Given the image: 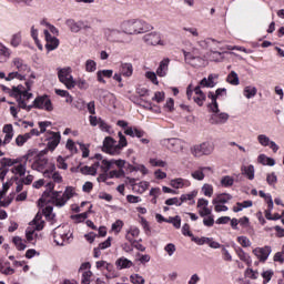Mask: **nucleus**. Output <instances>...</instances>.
<instances>
[{"label": "nucleus", "mask_w": 284, "mask_h": 284, "mask_svg": "<svg viewBox=\"0 0 284 284\" xmlns=\"http://www.w3.org/2000/svg\"><path fill=\"white\" fill-rule=\"evenodd\" d=\"M74 196V187L67 186L64 192L54 191V183L47 184V191L40 197V203H52L55 207H64V205Z\"/></svg>", "instance_id": "nucleus-1"}, {"label": "nucleus", "mask_w": 284, "mask_h": 284, "mask_svg": "<svg viewBox=\"0 0 284 284\" xmlns=\"http://www.w3.org/2000/svg\"><path fill=\"white\" fill-rule=\"evenodd\" d=\"M33 83L34 82L32 80H28L26 82V88L23 85L12 87V90L6 85H2L1 88L3 92H9L10 97L17 99L19 108L22 110H32V106H28V101L32 99V93H30V90L32 89Z\"/></svg>", "instance_id": "nucleus-2"}, {"label": "nucleus", "mask_w": 284, "mask_h": 284, "mask_svg": "<svg viewBox=\"0 0 284 284\" xmlns=\"http://www.w3.org/2000/svg\"><path fill=\"white\" fill-rule=\"evenodd\" d=\"M32 156H34V151H28L26 155L18 159L3 158L1 165L3 168H11V172L16 176H26L27 165L28 162L32 163Z\"/></svg>", "instance_id": "nucleus-3"}, {"label": "nucleus", "mask_w": 284, "mask_h": 284, "mask_svg": "<svg viewBox=\"0 0 284 284\" xmlns=\"http://www.w3.org/2000/svg\"><path fill=\"white\" fill-rule=\"evenodd\" d=\"M11 67L16 71L10 72L6 78V81H12V79L26 81L28 74L30 79H37V75H34V72H32V68H30L29 64L26 63V60L21 58H13L11 61Z\"/></svg>", "instance_id": "nucleus-4"}, {"label": "nucleus", "mask_w": 284, "mask_h": 284, "mask_svg": "<svg viewBox=\"0 0 284 284\" xmlns=\"http://www.w3.org/2000/svg\"><path fill=\"white\" fill-rule=\"evenodd\" d=\"M120 28L123 34H145V32L152 30L150 23L136 19L123 21Z\"/></svg>", "instance_id": "nucleus-5"}, {"label": "nucleus", "mask_w": 284, "mask_h": 284, "mask_svg": "<svg viewBox=\"0 0 284 284\" xmlns=\"http://www.w3.org/2000/svg\"><path fill=\"white\" fill-rule=\"evenodd\" d=\"M31 168L37 172H41L44 179H50L52 172L57 170V165H54V163L48 162V159L37 155L36 152H33Z\"/></svg>", "instance_id": "nucleus-6"}, {"label": "nucleus", "mask_w": 284, "mask_h": 284, "mask_svg": "<svg viewBox=\"0 0 284 284\" xmlns=\"http://www.w3.org/2000/svg\"><path fill=\"white\" fill-rule=\"evenodd\" d=\"M53 240L57 245L63 247L64 245H70L72 241V231L68 224L57 226L53 230Z\"/></svg>", "instance_id": "nucleus-7"}, {"label": "nucleus", "mask_w": 284, "mask_h": 284, "mask_svg": "<svg viewBox=\"0 0 284 284\" xmlns=\"http://www.w3.org/2000/svg\"><path fill=\"white\" fill-rule=\"evenodd\" d=\"M203 87L201 85H196L194 87V84H189L186 88V97L189 99V101H194V103H196V105H199V108H203L205 100L207 99V95H205V92H203L202 90Z\"/></svg>", "instance_id": "nucleus-8"}, {"label": "nucleus", "mask_w": 284, "mask_h": 284, "mask_svg": "<svg viewBox=\"0 0 284 284\" xmlns=\"http://www.w3.org/2000/svg\"><path fill=\"white\" fill-rule=\"evenodd\" d=\"M58 79L67 90H74V88H77V80H74V77L72 75V68L70 67L59 68Z\"/></svg>", "instance_id": "nucleus-9"}, {"label": "nucleus", "mask_w": 284, "mask_h": 284, "mask_svg": "<svg viewBox=\"0 0 284 284\" xmlns=\"http://www.w3.org/2000/svg\"><path fill=\"white\" fill-rule=\"evenodd\" d=\"M43 220H41V215H36L33 221L30 223V226L26 231V239L28 243H32L34 245V240L37 239V233H34V230L38 232H41L43 230Z\"/></svg>", "instance_id": "nucleus-10"}, {"label": "nucleus", "mask_w": 284, "mask_h": 284, "mask_svg": "<svg viewBox=\"0 0 284 284\" xmlns=\"http://www.w3.org/2000/svg\"><path fill=\"white\" fill-rule=\"evenodd\" d=\"M212 152H214V144L212 142H204L191 148V154L196 159H201V156H210Z\"/></svg>", "instance_id": "nucleus-11"}, {"label": "nucleus", "mask_w": 284, "mask_h": 284, "mask_svg": "<svg viewBox=\"0 0 284 284\" xmlns=\"http://www.w3.org/2000/svg\"><path fill=\"white\" fill-rule=\"evenodd\" d=\"M162 145L171 152L179 154V152H183V148H185V142H183V140L181 139L171 138L162 140Z\"/></svg>", "instance_id": "nucleus-12"}, {"label": "nucleus", "mask_w": 284, "mask_h": 284, "mask_svg": "<svg viewBox=\"0 0 284 284\" xmlns=\"http://www.w3.org/2000/svg\"><path fill=\"white\" fill-rule=\"evenodd\" d=\"M102 150L106 154H111V156H119L121 154V148L111 136L104 139Z\"/></svg>", "instance_id": "nucleus-13"}, {"label": "nucleus", "mask_w": 284, "mask_h": 284, "mask_svg": "<svg viewBox=\"0 0 284 284\" xmlns=\"http://www.w3.org/2000/svg\"><path fill=\"white\" fill-rule=\"evenodd\" d=\"M142 39L146 45H161L162 48L168 45V42L163 40L161 33L156 31L144 34Z\"/></svg>", "instance_id": "nucleus-14"}, {"label": "nucleus", "mask_w": 284, "mask_h": 284, "mask_svg": "<svg viewBox=\"0 0 284 284\" xmlns=\"http://www.w3.org/2000/svg\"><path fill=\"white\" fill-rule=\"evenodd\" d=\"M31 108H37L38 110H45L47 112H52L54 106H52V100L48 95H40L34 99L33 105Z\"/></svg>", "instance_id": "nucleus-15"}, {"label": "nucleus", "mask_w": 284, "mask_h": 284, "mask_svg": "<svg viewBox=\"0 0 284 284\" xmlns=\"http://www.w3.org/2000/svg\"><path fill=\"white\" fill-rule=\"evenodd\" d=\"M104 38L110 43H125V40L123 39V30L118 29H104Z\"/></svg>", "instance_id": "nucleus-16"}, {"label": "nucleus", "mask_w": 284, "mask_h": 284, "mask_svg": "<svg viewBox=\"0 0 284 284\" xmlns=\"http://www.w3.org/2000/svg\"><path fill=\"white\" fill-rule=\"evenodd\" d=\"M65 26L71 32H74L75 34L81 32V30H90V26L83 20L75 21L74 19H68L65 21Z\"/></svg>", "instance_id": "nucleus-17"}, {"label": "nucleus", "mask_w": 284, "mask_h": 284, "mask_svg": "<svg viewBox=\"0 0 284 284\" xmlns=\"http://www.w3.org/2000/svg\"><path fill=\"white\" fill-rule=\"evenodd\" d=\"M225 94H227L226 89H217L215 93L214 92L207 93V97L211 100L209 108H211L212 112H219V102H216V99H219V97H225Z\"/></svg>", "instance_id": "nucleus-18"}, {"label": "nucleus", "mask_w": 284, "mask_h": 284, "mask_svg": "<svg viewBox=\"0 0 284 284\" xmlns=\"http://www.w3.org/2000/svg\"><path fill=\"white\" fill-rule=\"evenodd\" d=\"M209 122L211 125H225L227 121H230V114L225 112L219 113V111H212Z\"/></svg>", "instance_id": "nucleus-19"}, {"label": "nucleus", "mask_w": 284, "mask_h": 284, "mask_svg": "<svg viewBox=\"0 0 284 284\" xmlns=\"http://www.w3.org/2000/svg\"><path fill=\"white\" fill-rule=\"evenodd\" d=\"M95 166L98 170H101V172H110L112 170V160H108L103 158L102 154H95Z\"/></svg>", "instance_id": "nucleus-20"}, {"label": "nucleus", "mask_w": 284, "mask_h": 284, "mask_svg": "<svg viewBox=\"0 0 284 284\" xmlns=\"http://www.w3.org/2000/svg\"><path fill=\"white\" fill-rule=\"evenodd\" d=\"M257 142L262 148H270L274 153L278 152V144H276V142L272 141L270 136L265 134H258Z\"/></svg>", "instance_id": "nucleus-21"}, {"label": "nucleus", "mask_w": 284, "mask_h": 284, "mask_svg": "<svg viewBox=\"0 0 284 284\" xmlns=\"http://www.w3.org/2000/svg\"><path fill=\"white\" fill-rule=\"evenodd\" d=\"M253 254L258 258V261H262L265 263L267 258H270V255L272 254V247L271 246H264V247H256L253 250Z\"/></svg>", "instance_id": "nucleus-22"}, {"label": "nucleus", "mask_w": 284, "mask_h": 284, "mask_svg": "<svg viewBox=\"0 0 284 284\" xmlns=\"http://www.w3.org/2000/svg\"><path fill=\"white\" fill-rule=\"evenodd\" d=\"M44 37H45V49L48 50V52H52V50H57L59 48V39H57V37H52V34H50V31L44 30Z\"/></svg>", "instance_id": "nucleus-23"}, {"label": "nucleus", "mask_w": 284, "mask_h": 284, "mask_svg": "<svg viewBox=\"0 0 284 284\" xmlns=\"http://www.w3.org/2000/svg\"><path fill=\"white\" fill-rule=\"evenodd\" d=\"M170 185L173 187V190H184L185 187H190L192 182H190L187 179L175 178L170 181Z\"/></svg>", "instance_id": "nucleus-24"}, {"label": "nucleus", "mask_w": 284, "mask_h": 284, "mask_svg": "<svg viewBox=\"0 0 284 284\" xmlns=\"http://www.w3.org/2000/svg\"><path fill=\"white\" fill-rule=\"evenodd\" d=\"M205 172H214V170H212V166H199L191 172V176L195 181H203L205 179Z\"/></svg>", "instance_id": "nucleus-25"}, {"label": "nucleus", "mask_w": 284, "mask_h": 284, "mask_svg": "<svg viewBox=\"0 0 284 284\" xmlns=\"http://www.w3.org/2000/svg\"><path fill=\"white\" fill-rule=\"evenodd\" d=\"M196 196H199V191L194 190L189 193L182 194L180 201L183 203H189V205H194L196 203Z\"/></svg>", "instance_id": "nucleus-26"}, {"label": "nucleus", "mask_w": 284, "mask_h": 284, "mask_svg": "<svg viewBox=\"0 0 284 284\" xmlns=\"http://www.w3.org/2000/svg\"><path fill=\"white\" fill-rule=\"evenodd\" d=\"M169 68H170V59H169V58H164V59L160 62V64H159V67H158V69H156V75H158V77H161V78L168 77V70H169Z\"/></svg>", "instance_id": "nucleus-27"}, {"label": "nucleus", "mask_w": 284, "mask_h": 284, "mask_svg": "<svg viewBox=\"0 0 284 284\" xmlns=\"http://www.w3.org/2000/svg\"><path fill=\"white\" fill-rule=\"evenodd\" d=\"M59 143H61V133L51 132V136L48 141L49 150H51V152L57 150Z\"/></svg>", "instance_id": "nucleus-28"}, {"label": "nucleus", "mask_w": 284, "mask_h": 284, "mask_svg": "<svg viewBox=\"0 0 284 284\" xmlns=\"http://www.w3.org/2000/svg\"><path fill=\"white\" fill-rule=\"evenodd\" d=\"M216 79H219V74H210L207 78L202 79L199 85L200 88H214Z\"/></svg>", "instance_id": "nucleus-29"}, {"label": "nucleus", "mask_w": 284, "mask_h": 284, "mask_svg": "<svg viewBox=\"0 0 284 284\" xmlns=\"http://www.w3.org/2000/svg\"><path fill=\"white\" fill-rule=\"evenodd\" d=\"M115 266L118 270H130V267L134 266V263L128 260V257L122 256L115 261Z\"/></svg>", "instance_id": "nucleus-30"}, {"label": "nucleus", "mask_w": 284, "mask_h": 284, "mask_svg": "<svg viewBox=\"0 0 284 284\" xmlns=\"http://www.w3.org/2000/svg\"><path fill=\"white\" fill-rule=\"evenodd\" d=\"M200 48H203L204 50H216V43H221L220 41H216L212 38H207L205 40H201L197 42Z\"/></svg>", "instance_id": "nucleus-31"}, {"label": "nucleus", "mask_w": 284, "mask_h": 284, "mask_svg": "<svg viewBox=\"0 0 284 284\" xmlns=\"http://www.w3.org/2000/svg\"><path fill=\"white\" fill-rule=\"evenodd\" d=\"M3 133H4V140H3V144H8L12 141V138L14 136V128L12 126V124H6L3 126Z\"/></svg>", "instance_id": "nucleus-32"}, {"label": "nucleus", "mask_w": 284, "mask_h": 284, "mask_svg": "<svg viewBox=\"0 0 284 284\" xmlns=\"http://www.w3.org/2000/svg\"><path fill=\"white\" fill-rule=\"evenodd\" d=\"M120 73L122 77H132L134 73V67H132V63L124 62L120 65Z\"/></svg>", "instance_id": "nucleus-33"}, {"label": "nucleus", "mask_w": 284, "mask_h": 284, "mask_svg": "<svg viewBox=\"0 0 284 284\" xmlns=\"http://www.w3.org/2000/svg\"><path fill=\"white\" fill-rule=\"evenodd\" d=\"M112 74H114L113 70H100L97 72V79L99 81V83H105V79H112ZM103 77L105 79H103Z\"/></svg>", "instance_id": "nucleus-34"}, {"label": "nucleus", "mask_w": 284, "mask_h": 284, "mask_svg": "<svg viewBox=\"0 0 284 284\" xmlns=\"http://www.w3.org/2000/svg\"><path fill=\"white\" fill-rule=\"evenodd\" d=\"M139 234H141V231L139 230V227L131 226L126 232L125 239L130 243H134V239H139Z\"/></svg>", "instance_id": "nucleus-35"}, {"label": "nucleus", "mask_w": 284, "mask_h": 284, "mask_svg": "<svg viewBox=\"0 0 284 284\" xmlns=\"http://www.w3.org/2000/svg\"><path fill=\"white\" fill-rule=\"evenodd\" d=\"M257 163H261V165H268L270 168H274V165H276V161L265 154H260L257 156Z\"/></svg>", "instance_id": "nucleus-36"}, {"label": "nucleus", "mask_w": 284, "mask_h": 284, "mask_svg": "<svg viewBox=\"0 0 284 284\" xmlns=\"http://www.w3.org/2000/svg\"><path fill=\"white\" fill-rule=\"evenodd\" d=\"M230 201H232V195L230 193H221L213 199L212 203L225 204L230 203Z\"/></svg>", "instance_id": "nucleus-37"}, {"label": "nucleus", "mask_w": 284, "mask_h": 284, "mask_svg": "<svg viewBox=\"0 0 284 284\" xmlns=\"http://www.w3.org/2000/svg\"><path fill=\"white\" fill-rule=\"evenodd\" d=\"M207 59L210 61H215L216 63L223 61L225 58L223 57V52H219L216 50H210L207 53Z\"/></svg>", "instance_id": "nucleus-38"}, {"label": "nucleus", "mask_w": 284, "mask_h": 284, "mask_svg": "<svg viewBox=\"0 0 284 284\" xmlns=\"http://www.w3.org/2000/svg\"><path fill=\"white\" fill-rule=\"evenodd\" d=\"M124 134H126V136H132V138L136 136L138 139H141L144 133L138 128L129 126L124 130Z\"/></svg>", "instance_id": "nucleus-39"}, {"label": "nucleus", "mask_w": 284, "mask_h": 284, "mask_svg": "<svg viewBox=\"0 0 284 284\" xmlns=\"http://www.w3.org/2000/svg\"><path fill=\"white\" fill-rule=\"evenodd\" d=\"M242 174H244V176H246V179H248V181H254V174H255V170H254V165H247V166H242Z\"/></svg>", "instance_id": "nucleus-40"}, {"label": "nucleus", "mask_w": 284, "mask_h": 284, "mask_svg": "<svg viewBox=\"0 0 284 284\" xmlns=\"http://www.w3.org/2000/svg\"><path fill=\"white\" fill-rule=\"evenodd\" d=\"M257 92L258 90L256 89V87L247 85L243 90V95L245 97V99H254Z\"/></svg>", "instance_id": "nucleus-41"}, {"label": "nucleus", "mask_w": 284, "mask_h": 284, "mask_svg": "<svg viewBox=\"0 0 284 284\" xmlns=\"http://www.w3.org/2000/svg\"><path fill=\"white\" fill-rule=\"evenodd\" d=\"M253 202L251 200H246L244 202H237L235 206H233V212H243V210L247 207H252Z\"/></svg>", "instance_id": "nucleus-42"}, {"label": "nucleus", "mask_w": 284, "mask_h": 284, "mask_svg": "<svg viewBox=\"0 0 284 284\" xmlns=\"http://www.w3.org/2000/svg\"><path fill=\"white\" fill-rule=\"evenodd\" d=\"M22 37L21 32L13 33L10 39L11 48H19L21 45Z\"/></svg>", "instance_id": "nucleus-43"}, {"label": "nucleus", "mask_w": 284, "mask_h": 284, "mask_svg": "<svg viewBox=\"0 0 284 284\" xmlns=\"http://www.w3.org/2000/svg\"><path fill=\"white\" fill-rule=\"evenodd\" d=\"M226 81L230 83V85H240L241 83V80H239V74L235 71H231L229 73Z\"/></svg>", "instance_id": "nucleus-44"}, {"label": "nucleus", "mask_w": 284, "mask_h": 284, "mask_svg": "<svg viewBox=\"0 0 284 284\" xmlns=\"http://www.w3.org/2000/svg\"><path fill=\"white\" fill-rule=\"evenodd\" d=\"M236 254H237L240 261H243L244 263H246V265H252V257H250V255L247 253H245V251H243V248H239L236 251Z\"/></svg>", "instance_id": "nucleus-45"}, {"label": "nucleus", "mask_w": 284, "mask_h": 284, "mask_svg": "<svg viewBox=\"0 0 284 284\" xmlns=\"http://www.w3.org/2000/svg\"><path fill=\"white\" fill-rule=\"evenodd\" d=\"M28 141H30V134H20L16 138V144L18 145V148H23V145H26V143H28Z\"/></svg>", "instance_id": "nucleus-46"}, {"label": "nucleus", "mask_w": 284, "mask_h": 284, "mask_svg": "<svg viewBox=\"0 0 284 284\" xmlns=\"http://www.w3.org/2000/svg\"><path fill=\"white\" fill-rule=\"evenodd\" d=\"M98 166H97V162L93 163V165L91 166H83L81 169L82 174H91V176H94V174H97L98 172Z\"/></svg>", "instance_id": "nucleus-47"}, {"label": "nucleus", "mask_w": 284, "mask_h": 284, "mask_svg": "<svg viewBox=\"0 0 284 284\" xmlns=\"http://www.w3.org/2000/svg\"><path fill=\"white\" fill-rule=\"evenodd\" d=\"M0 57H4V59H10V57H12V50L6 47L2 42H0Z\"/></svg>", "instance_id": "nucleus-48"}, {"label": "nucleus", "mask_w": 284, "mask_h": 284, "mask_svg": "<svg viewBox=\"0 0 284 284\" xmlns=\"http://www.w3.org/2000/svg\"><path fill=\"white\" fill-rule=\"evenodd\" d=\"M222 187H232L234 185V178L225 175L221 179Z\"/></svg>", "instance_id": "nucleus-49"}, {"label": "nucleus", "mask_w": 284, "mask_h": 284, "mask_svg": "<svg viewBox=\"0 0 284 284\" xmlns=\"http://www.w3.org/2000/svg\"><path fill=\"white\" fill-rule=\"evenodd\" d=\"M108 174H109V179H123V176H125V171H123V169L113 170V171H110Z\"/></svg>", "instance_id": "nucleus-50"}, {"label": "nucleus", "mask_w": 284, "mask_h": 284, "mask_svg": "<svg viewBox=\"0 0 284 284\" xmlns=\"http://www.w3.org/2000/svg\"><path fill=\"white\" fill-rule=\"evenodd\" d=\"M53 207L51 205H48L43 209V214L45 216V219H48L49 221H54V216H57L54 213H53Z\"/></svg>", "instance_id": "nucleus-51"}, {"label": "nucleus", "mask_w": 284, "mask_h": 284, "mask_svg": "<svg viewBox=\"0 0 284 284\" xmlns=\"http://www.w3.org/2000/svg\"><path fill=\"white\" fill-rule=\"evenodd\" d=\"M13 243H14L17 250H19L20 252H22L27 247L26 242L23 241V239H21L19 236L13 237Z\"/></svg>", "instance_id": "nucleus-52"}, {"label": "nucleus", "mask_w": 284, "mask_h": 284, "mask_svg": "<svg viewBox=\"0 0 284 284\" xmlns=\"http://www.w3.org/2000/svg\"><path fill=\"white\" fill-rule=\"evenodd\" d=\"M202 192L204 196H209L210 199L214 194V186H212V184L206 183L202 186Z\"/></svg>", "instance_id": "nucleus-53"}, {"label": "nucleus", "mask_w": 284, "mask_h": 284, "mask_svg": "<svg viewBox=\"0 0 284 284\" xmlns=\"http://www.w3.org/2000/svg\"><path fill=\"white\" fill-rule=\"evenodd\" d=\"M75 85L79 88V90H88V88H90V83H88V80L83 78H79L75 81Z\"/></svg>", "instance_id": "nucleus-54"}, {"label": "nucleus", "mask_w": 284, "mask_h": 284, "mask_svg": "<svg viewBox=\"0 0 284 284\" xmlns=\"http://www.w3.org/2000/svg\"><path fill=\"white\" fill-rule=\"evenodd\" d=\"M130 282L132 284H145V278H143V276H141L140 274H132L130 276Z\"/></svg>", "instance_id": "nucleus-55"}, {"label": "nucleus", "mask_w": 284, "mask_h": 284, "mask_svg": "<svg viewBox=\"0 0 284 284\" xmlns=\"http://www.w3.org/2000/svg\"><path fill=\"white\" fill-rule=\"evenodd\" d=\"M85 72H97V62L94 60L85 61Z\"/></svg>", "instance_id": "nucleus-56"}, {"label": "nucleus", "mask_w": 284, "mask_h": 284, "mask_svg": "<svg viewBox=\"0 0 284 284\" xmlns=\"http://www.w3.org/2000/svg\"><path fill=\"white\" fill-rule=\"evenodd\" d=\"M237 243H240L242 247H252V242L247 239V236H239Z\"/></svg>", "instance_id": "nucleus-57"}, {"label": "nucleus", "mask_w": 284, "mask_h": 284, "mask_svg": "<svg viewBox=\"0 0 284 284\" xmlns=\"http://www.w3.org/2000/svg\"><path fill=\"white\" fill-rule=\"evenodd\" d=\"M156 73L152 71H146L145 77L153 83L154 85H159V79L156 78Z\"/></svg>", "instance_id": "nucleus-58"}, {"label": "nucleus", "mask_w": 284, "mask_h": 284, "mask_svg": "<svg viewBox=\"0 0 284 284\" xmlns=\"http://www.w3.org/2000/svg\"><path fill=\"white\" fill-rule=\"evenodd\" d=\"M65 148L71 152V154H77V152H79V149H77V143H74L72 140L67 141Z\"/></svg>", "instance_id": "nucleus-59"}, {"label": "nucleus", "mask_w": 284, "mask_h": 284, "mask_svg": "<svg viewBox=\"0 0 284 284\" xmlns=\"http://www.w3.org/2000/svg\"><path fill=\"white\" fill-rule=\"evenodd\" d=\"M221 252H222V258L223 261H226L229 263H231L232 261V254H230V251L227 250V247H225V245H223L221 247Z\"/></svg>", "instance_id": "nucleus-60"}, {"label": "nucleus", "mask_w": 284, "mask_h": 284, "mask_svg": "<svg viewBox=\"0 0 284 284\" xmlns=\"http://www.w3.org/2000/svg\"><path fill=\"white\" fill-rule=\"evenodd\" d=\"M164 252H166L169 256H174V252H176V245H174L173 243L166 244L164 246Z\"/></svg>", "instance_id": "nucleus-61"}, {"label": "nucleus", "mask_w": 284, "mask_h": 284, "mask_svg": "<svg viewBox=\"0 0 284 284\" xmlns=\"http://www.w3.org/2000/svg\"><path fill=\"white\" fill-rule=\"evenodd\" d=\"M272 276H274V271L268 270V271H264L262 273V277H263V283L267 284L270 281H272Z\"/></svg>", "instance_id": "nucleus-62"}, {"label": "nucleus", "mask_w": 284, "mask_h": 284, "mask_svg": "<svg viewBox=\"0 0 284 284\" xmlns=\"http://www.w3.org/2000/svg\"><path fill=\"white\" fill-rule=\"evenodd\" d=\"M50 179H52L55 183H63V176L57 171H51Z\"/></svg>", "instance_id": "nucleus-63"}, {"label": "nucleus", "mask_w": 284, "mask_h": 284, "mask_svg": "<svg viewBox=\"0 0 284 284\" xmlns=\"http://www.w3.org/2000/svg\"><path fill=\"white\" fill-rule=\"evenodd\" d=\"M90 278H92V271H84L82 273V284H90Z\"/></svg>", "instance_id": "nucleus-64"}]
</instances>
